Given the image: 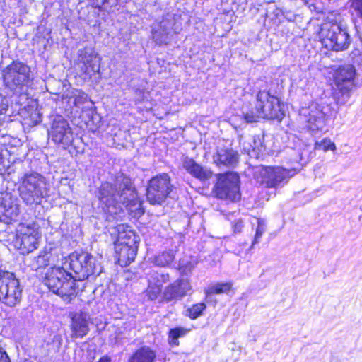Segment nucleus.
Wrapping results in <instances>:
<instances>
[{
  "label": "nucleus",
  "instance_id": "nucleus-21",
  "mask_svg": "<svg viewBox=\"0 0 362 362\" xmlns=\"http://www.w3.org/2000/svg\"><path fill=\"white\" fill-rule=\"evenodd\" d=\"M89 315L86 313H74L71 317L72 337L82 338L89 332Z\"/></svg>",
  "mask_w": 362,
  "mask_h": 362
},
{
  "label": "nucleus",
  "instance_id": "nucleus-19",
  "mask_svg": "<svg viewBox=\"0 0 362 362\" xmlns=\"http://www.w3.org/2000/svg\"><path fill=\"white\" fill-rule=\"evenodd\" d=\"M182 167L189 175L202 182L208 180L212 177L213 173L209 168L189 157L183 159Z\"/></svg>",
  "mask_w": 362,
  "mask_h": 362
},
{
  "label": "nucleus",
  "instance_id": "nucleus-40",
  "mask_svg": "<svg viewBox=\"0 0 362 362\" xmlns=\"http://www.w3.org/2000/svg\"><path fill=\"white\" fill-rule=\"evenodd\" d=\"M244 227L243 221L241 219L235 220L232 223V228L235 233H240Z\"/></svg>",
  "mask_w": 362,
  "mask_h": 362
},
{
  "label": "nucleus",
  "instance_id": "nucleus-32",
  "mask_svg": "<svg viewBox=\"0 0 362 362\" xmlns=\"http://www.w3.org/2000/svg\"><path fill=\"white\" fill-rule=\"evenodd\" d=\"M51 254L47 252H42L37 257L34 259L33 267H35V269L43 268L49 265Z\"/></svg>",
  "mask_w": 362,
  "mask_h": 362
},
{
  "label": "nucleus",
  "instance_id": "nucleus-37",
  "mask_svg": "<svg viewBox=\"0 0 362 362\" xmlns=\"http://www.w3.org/2000/svg\"><path fill=\"white\" fill-rule=\"evenodd\" d=\"M185 333L186 329L182 327H176L174 329H171L169 332L170 343L175 346H178V338L181 336L185 335Z\"/></svg>",
  "mask_w": 362,
  "mask_h": 362
},
{
  "label": "nucleus",
  "instance_id": "nucleus-13",
  "mask_svg": "<svg viewBox=\"0 0 362 362\" xmlns=\"http://www.w3.org/2000/svg\"><path fill=\"white\" fill-rule=\"evenodd\" d=\"M48 134L52 141L57 144L69 146L74 140L69 123L62 115L54 117Z\"/></svg>",
  "mask_w": 362,
  "mask_h": 362
},
{
  "label": "nucleus",
  "instance_id": "nucleus-20",
  "mask_svg": "<svg viewBox=\"0 0 362 362\" xmlns=\"http://www.w3.org/2000/svg\"><path fill=\"white\" fill-rule=\"evenodd\" d=\"M213 160L218 167L234 168L238 162V153L232 148H219L214 154Z\"/></svg>",
  "mask_w": 362,
  "mask_h": 362
},
{
  "label": "nucleus",
  "instance_id": "nucleus-4",
  "mask_svg": "<svg viewBox=\"0 0 362 362\" xmlns=\"http://www.w3.org/2000/svg\"><path fill=\"white\" fill-rule=\"evenodd\" d=\"M322 44L333 51H344L349 48L351 38L349 33L348 27L341 19L327 18L320 31Z\"/></svg>",
  "mask_w": 362,
  "mask_h": 362
},
{
  "label": "nucleus",
  "instance_id": "nucleus-12",
  "mask_svg": "<svg viewBox=\"0 0 362 362\" xmlns=\"http://www.w3.org/2000/svg\"><path fill=\"white\" fill-rule=\"evenodd\" d=\"M175 20L170 14L164 16L159 22L153 23L151 30L152 40L156 45H168L175 34L177 33Z\"/></svg>",
  "mask_w": 362,
  "mask_h": 362
},
{
  "label": "nucleus",
  "instance_id": "nucleus-35",
  "mask_svg": "<svg viewBox=\"0 0 362 362\" xmlns=\"http://www.w3.org/2000/svg\"><path fill=\"white\" fill-rule=\"evenodd\" d=\"M315 149L322 150L323 151H334L336 149V146L330 139L324 138L320 141L315 142Z\"/></svg>",
  "mask_w": 362,
  "mask_h": 362
},
{
  "label": "nucleus",
  "instance_id": "nucleus-16",
  "mask_svg": "<svg viewBox=\"0 0 362 362\" xmlns=\"http://www.w3.org/2000/svg\"><path fill=\"white\" fill-rule=\"evenodd\" d=\"M336 115L337 111L329 105H316L309 112L308 127L313 132L322 130L325 126L326 119Z\"/></svg>",
  "mask_w": 362,
  "mask_h": 362
},
{
  "label": "nucleus",
  "instance_id": "nucleus-5",
  "mask_svg": "<svg viewBox=\"0 0 362 362\" xmlns=\"http://www.w3.org/2000/svg\"><path fill=\"white\" fill-rule=\"evenodd\" d=\"M5 88L13 95H20L32 80L31 69L19 59L13 60L1 70Z\"/></svg>",
  "mask_w": 362,
  "mask_h": 362
},
{
  "label": "nucleus",
  "instance_id": "nucleus-14",
  "mask_svg": "<svg viewBox=\"0 0 362 362\" xmlns=\"http://www.w3.org/2000/svg\"><path fill=\"white\" fill-rule=\"evenodd\" d=\"M78 66L85 78H91L98 74L100 68V57L93 49L85 47L78 50Z\"/></svg>",
  "mask_w": 362,
  "mask_h": 362
},
{
  "label": "nucleus",
  "instance_id": "nucleus-28",
  "mask_svg": "<svg viewBox=\"0 0 362 362\" xmlns=\"http://www.w3.org/2000/svg\"><path fill=\"white\" fill-rule=\"evenodd\" d=\"M243 149L250 156L257 157L262 151L263 146L259 139L250 138L243 143Z\"/></svg>",
  "mask_w": 362,
  "mask_h": 362
},
{
  "label": "nucleus",
  "instance_id": "nucleus-36",
  "mask_svg": "<svg viewBox=\"0 0 362 362\" xmlns=\"http://www.w3.org/2000/svg\"><path fill=\"white\" fill-rule=\"evenodd\" d=\"M195 260L182 259L180 260L179 269L181 274H188L196 266Z\"/></svg>",
  "mask_w": 362,
  "mask_h": 362
},
{
  "label": "nucleus",
  "instance_id": "nucleus-23",
  "mask_svg": "<svg viewBox=\"0 0 362 362\" xmlns=\"http://www.w3.org/2000/svg\"><path fill=\"white\" fill-rule=\"evenodd\" d=\"M156 357V352L151 348L144 346L136 350L129 356L127 362H153Z\"/></svg>",
  "mask_w": 362,
  "mask_h": 362
},
{
  "label": "nucleus",
  "instance_id": "nucleus-43",
  "mask_svg": "<svg viewBox=\"0 0 362 362\" xmlns=\"http://www.w3.org/2000/svg\"><path fill=\"white\" fill-rule=\"evenodd\" d=\"M299 162H305L308 159V156L307 155V151L304 149L303 151L300 153L299 154Z\"/></svg>",
  "mask_w": 362,
  "mask_h": 362
},
{
  "label": "nucleus",
  "instance_id": "nucleus-26",
  "mask_svg": "<svg viewBox=\"0 0 362 362\" xmlns=\"http://www.w3.org/2000/svg\"><path fill=\"white\" fill-rule=\"evenodd\" d=\"M232 286L230 282L216 283L209 285L205 290L206 301H209V299L214 294L228 293L231 290Z\"/></svg>",
  "mask_w": 362,
  "mask_h": 362
},
{
  "label": "nucleus",
  "instance_id": "nucleus-6",
  "mask_svg": "<svg viewBox=\"0 0 362 362\" xmlns=\"http://www.w3.org/2000/svg\"><path fill=\"white\" fill-rule=\"evenodd\" d=\"M356 70L352 64L339 66L333 74V98L336 103L344 105L349 100L356 86Z\"/></svg>",
  "mask_w": 362,
  "mask_h": 362
},
{
  "label": "nucleus",
  "instance_id": "nucleus-27",
  "mask_svg": "<svg viewBox=\"0 0 362 362\" xmlns=\"http://www.w3.org/2000/svg\"><path fill=\"white\" fill-rule=\"evenodd\" d=\"M115 243L117 244V245H123L130 247H136L138 249L139 238L131 230H128L127 233L118 235Z\"/></svg>",
  "mask_w": 362,
  "mask_h": 362
},
{
  "label": "nucleus",
  "instance_id": "nucleus-24",
  "mask_svg": "<svg viewBox=\"0 0 362 362\" xmlns=\"http://www.w3.org/2000/svg\"><path fill=\"white\" fill-rule=\"evenodd\" d=\"M115 249L118 255L119 261H124L125 264L133 262L136 256L137 249L136 247H130L126 245H117L115 243Z\"/></svg>",
  "mask_w": 362,
  "mask_h": 362
},
{
  "label": "nucleus",
  "instance_id": "nucleus-15",
  "mask_svg": "<svg viewBox=\"0 0 362 362\" xmlns=\"http://www.w3.org/2000/svg\"><path fill=\"white\" fill-rule=\"evenodd\" d=\"M192 292L190 280L179 278L165 287L162 293V300L165 303L177 301Z\"/></svg>",
  "mask_w": 362,
  "mask_h": 362
},
{
  "label": "nucleus",
  "instance_id": "nucleus-7",
  "mask_svg": "<svg viewBox=\"0 0 362 362\" xmlns=\"http://www.w3.org/2000/svg\"><path fill=\"white\" fill-rule=\"evenodd\" d=\"M20 197L27 205L40 204L49 194L48 184L37 173L25 174L19 187Z\"/></svg>",
  "mask_w": 362,
  "mask_h": 362
},
{
  "label": "nucleus",
  "instance_id": "nucleus-10",
  "mask_svg": "<svg viewBox=\"0 0 362 362\" xmlns=\"http://www.w3.org/2000/svg\"><path fill=\"white\" fill-rule=\"evenodd\" d=\"M239 176L230 172L217 175V182L214 187L216 197L221 199L236 202L240 199Z\"/></svg>",
  "mask_w": 362,
  "mask_h": 362
},
{
  "label": "nucleus",
  "instance_id": "nucleus-3",
  "mask_svg": "<svg viewBox=\"0 0 362 362\" xmlns=\"http://www.w3.org/2000/svg\"><path fill=\"white\" fill-rule=\"evenodd\" d=\"M243 115L247 123L257 121V118L281 121L284 112L281 110L279 99L267 90H259L256 96L255 107L244 112Z\"/></svg>",
  "mask_w": 362,
  "mask_h": 362
},
{
  "label": "nucleus",
  "instance_id": "nucleus-2",
  "mask_svg": "<svg viewBox=\"0 0 362 362\" xmlns=\"http://www.w3.org/2000/svg\"><path fill=\"white\" fill-rule=\"evenodd\" d=\"M65 267L49 268L44 282L51 291L60 296L64 301L70 303L76 298L80 288L73 274L67 272Z\"/></svg>",
  "mask_w": 362,
  "mask_h": 362
},
{
  "label": "nucleus",
  "instance_id": "nucleus-1",
  "mask_svg": "<svg viewBox=\"0 0 362 362\" xmlns=\"http://www.w3.org/2000/svg\"><path fill=\"white\" fill-rule=\"evenodd\" d=\"M98 197L103 209L111 216L122 211L124 206L136 214L144 213L134 183L122 173L112 175L108 181L102 183Z\"/></svg>",
  "mask_w": 362,
  "mask_h": 362
},
{
  "label": "nucleus",
  "instance_id": "nucleus-39",
  "mask_svg": "<svg viewBox=\"0 0 362 362\" xmlns=\"http://www.w3.org/2000/svg\"><path fill=\"white\" fill-rule=\"evenodd\" d=\"M95 4V8H101L108 10L117 5L118 0H90Z\"/></svg>",
  "mask_w": 362,
  "mask_h": 362
},
{
  "label": "nucleus",
  "instance_id": "nucleus-30",
  "mask_svg": "<svg viewBox=\"0 0 362 362\" xmlns=\"http://www.w3.org/2000/svg\"><path fill=\"white\" fill-rule=\"evenodd\" d=\"M175 255L173 251L163 252L155 257V264L159 267H166L174 260Z\"/></svg>",
  "mask_w": 362,
  "mask_h": 362
},
{
  "label": "nucleus",
  "instance_id": "nucleus-25",
  "mask_svg": "<svg viewBox=\"0 0 362 362\" xmlns=\"http://www.w3.org/2000/svg\"><path fill=\"white\" fill-rule=\"evenodd\" d=\"M350 8L355 25V28L358 33L362 30V0H350Z\"/></svg>",
  "mask_w": 362,
  "mask_h": 362
},
{
  "label": "nucleus",
  "instance_id": "nucleus-45",
  "mask_svg": "<svg viewBox=\"0 0 362 362\" xmlns=\"http://www.w3.org/2000/svg\"><path fill=\"white\" fill-rule=\"evenodd\" d=\"M54 340L58 342L57 349H59L61 346V337L59 336L56 335L54 337Z\"/></svg>",
  "mask_w": 362,
  "mask_h": 362
},
{
  "label": "nucleus",
  "instance_id": "nucleus-38",
  "mask_svg": "<svg viewBox=\"0 0 362 362\" xmlns=\"http://www.w3.org/2000/svg\"><path fill=\"white\" fill-rule=\"evenodd\" d=\"M266 230V223L262 218H257V227L256 228V233L255 235L254 240L252 243L251 247H253L254 245L259 243L260 238H262L263 233Z\"/></svg>",
  "mask_w": 362,
  "mask_h": 362
},
{
  "label": "nucleus",
  "instance_id": "nucleus-42",
  "mask_svg": "<svg viewBox=\"0 0 362 362\" xmlns=\"http://www.w3.org/2000/svg\"><path fill=\"white\" fill-rule=\"evenodd\" d=\"M0 362H10L8 356L1 348H0Z\"/></svg>",
  "mask_w": 362,
  "mask_h": 362
},
{
  "label": "nucleus",
  "instance_id": "nucleus-46",
  "mask_svg": "<svg viewBox=\"0 0 362 362\" xmlns=\"http://www.w3.org/2000/svg\"><path fill=\"white\" fill-rule=\"evenodd\" d=\"M211 301H213L212 296L209 299V301H207V302L209 303V302H211Z\"/></svg>",
  "mask_w": 362,
  "mask_h": 362
},
{
  "label": "nucleus",
  "instance_id": "nucleus-8",
  "mask_svg": "<svg viewBox=\"0 0 362 362\" xmlns=\"http://www.w3.org/2000/svg\"><path fill=\"white\" fill-rule=\"evenodd\" d=\"M64 266L74 272V279L78 284L89 276L94 274L97 269L95 258L87 252L71 253L68 260L64 263Z\"/></svg>",
  "mask_w": 362,
  "mask_h": 362
},
{
  "label": "nucleus",
  "instance_id": "nucleus-29",
  "mask_svg": "<svg viewBox=\"0 0 362 362\" xmlns=\"http://www.w3.org/2000/svg\"><path fill=\"white\" fill-rule=\"evenodd\" d=\"M146 279L148 282L152 283L162 288L163 284L170 281V276L168 273L151 270L146 274Z\"/></svg>",
  "mask_w": 362,
  "mask_h": 362
},
{
  "label": "nucleus",
  "instance_id": "nucleus-11",
  "mask_svg": "<svg viewBox=\"0 0 362 362\" xmlns=\"http://www.w3.org/2000/svg\"><path fill=\"white\" fill-rule=\"evenodd\" d=\"M170 177L167 173H161L153 177L148 183L146 199L151 204L163 203L173 189Z\"/></svg>",
  "mask_w": 362,
  "mask_h": 362
},
{
  "label": "nucleus",
  "instance_id": "nucleus-18",
  "mask_svg": "<svg viewBox=\"0 0 362 362\" xmlns=\"http://www.w3.org/2000/svg\"><path fill=\"white\" fill-rule=\"evenodd\" d=\"M19 206L13 200L11 195L6 194L0 201V219L9 223L16 221L19 215Z\"/></svg>",
  "mask_w": 362,
  "mask_h": 362
},
{
  "label": "nucleus",
  "instance_id": "nucleus-22",
  "mask_svg": "<svg viewBox=\"0 0 362 362\" xmlns=\"http://www.w3.org/2000/svg\"><path fill=\"white\" fill-rule=\"evenodd\" d=\"M21 246L28 252H30L37 248L39 239L38 232L33 228L26 227L21 229Z\"/></svg>",
  "mask_w": 362,
  "mask_h": 362
},
{
  "label": "nucleus",
  "instance_id": "nucleus-41",
  "mask_svg": "<svg viewBox=\"0 0 362 362\" xmlns=\"http://www.w3.org/2000/svg\"><path fill=\"white\" fill-rule=\"evenodd\" d=\"M115 230L117 233V235H121L122 233H127L128 230H131L132 229H131V227L127 225L118 224L115 227Z\"/></svg>",
  "mask_w": 362,
  "mask_h": 362
},
{
  "label": "nucleus",
  "instance_id": "nucleus-31",
  "mask_svg": "<svg viewBox=\"0 0 362 362\" xmlns=\"http://www.w3.org/2000/svg\"><path fill=\"white\" fill-rule=\"evenodd\" d=\"M206 308V306L204 303H196L192 307L186 309L185 315L188 316L189 318L194 320L202 315V313Z\"/></svg>",
  "mask_w": 362,
  "mask_h": 362
},
{
  "label": "nucleus",
  "instance_id": "nucleus-44",
  "mask_svg": "<svg viewBox=\"0 0 362 362\" xmlns=\"http://www.w3.org/2000/svg\"><path fill=\"white\" fill-rule=\"evenodd\" d=\"M98 362H111V358L108 356L101 357Z\"/></svg>",
  "mask_w": 362,
  "mask_h": 362
},
{
  "label": "nucleus",
  "instance_id": "nucleus-17",
  "mask_svg": "<svg viewBox=\"0 0 362 362\" xmlns=\"http://www.w3.org/2000/svg\"><path fill=\"white\" fill-rule=\"evenodd\" d=\"M290 170L281 167H265L261 169L262 183L267 187H276L281 183L287 182Z\"/></svg>",
  "mask_w": 362,
  "mask_h": 362
},
{
  "label": "nucleus",
  "instance_id": "nucleus-9",
  "mask_svg": "<svg viewBox=\"0 0 362 362\" xmlns=\"http://www.w3.org/2000/svg\"><path fill=\"white\" fill-rule=\"evenodd\" d=\"M22 288L13 273L0 271V301L9 307L19 304Z\"/></svg>",
  "mask_w": 362,
  "mask_h": 362
},
{
  "label": "nucleus",
  "instance_id": "nucleus-47",
  "mask_svg": "<svg viewBox=\"0 0 362 362\" xmlns=\"http://www.w3.org/2000/svg\"><path fill=\"white\" fill-rule=\"evenodd\" d=\"M361 209L362 210V206H361Z\"/></svg>",
  "mask_w": 362,
  "mask_h": 362
},
{
  "label": "nucleus",
  "instance_id": "nucleus-33",
  "mask_svg": "<svg viewBox=\"0 0 362 362\" xmlns=\"http://www.w3.org/2000/svg\"><path fill=\"white\" fill-rule=\"evenodd\" d=\"M162 288L153 284L152 283L148 282V287L145 291L146 296L148 297V299L150 300H156L158 296L161 293Z\"/></svg>",
  "mask_w": 362,
  "mask_h": 362
},
{
  "label": "nucleus",
  "instance_id": "nucleus-34",
  "mask_svg": "<svg viewBox=\"0 0 362 362\" xmlns=\"http://www.w3.org/2000/svg\"><path fill=\"white\" fill-rule=\"evenodd\" d=\"M70 100H73V103L76 107H80L88 100V95L81 90H75L72 92Z\"/></svg>",
  "mask_w": 362,
  "mask_h": 362
}]
</instances>
